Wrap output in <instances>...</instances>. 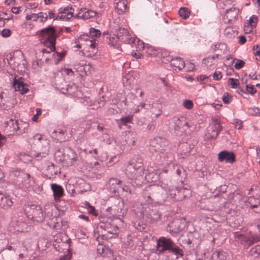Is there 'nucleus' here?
Wrapping results in <instances>:
<instances>
[{
	"mask_svg": "<svg viewBox=\"0 0 260 260\" xmlns=\"http://www.w3.org/2000/svg\"><path fill=\"white\" fill-rule=\"evenodd\" d=\"M96 14L95 11L84 8L80 9L75 17L86 20L95 16Z\"/></svg>",
	"mask_w": 260,
	"mask_h": 260,
	"instance_id": "obj_19",
	"label": "nucleus"
},
{
	"mask_svg": "<svg viewBox=\"0 0 260 260\" xmlns=\"http://www.w3.org/2000/svg\"><path fill=\"white\" fill-rule=\"evenodd\" d=\"M147 53L151 56H156L158 54V51L152 46H148L146 48Z\"/></svg>",
	"mask_w": 260,
	"mask_h": 260,
	"instance_id": "obj_47",
	"label": "nucleus"
},
{
	"mask_svg": "<svg viewBox=\"0 0 260 260\" xmlns=\"http://www.w3.org/2000/svg\"><path fill=\"white\" fill-rule=\"evenodd\" d=\"M157 251L159 253H164L168 251L176 256V258L184 255L182 249L178 246L171 238L161 237L157 241Z\"/></svg>",
	"mask_w": 260,
	"mask_h": 260,
	"instance_id": "obj_2",
	"label": "nucleus"
},
{
	"mask_svg": "<svg viewBox=\"0 0 260 260\" xmlns=\"http://www.w3.org/2000/svg\"><path fill=\"white\" fill-rule=\"evenodd\" d=\"M89 34L93 37L98 38L101 36V33L100 30L91 27L89 29Z\"/></svg>",
	"mask_w": 260,
	"mask_h": 260,
	"instance_id": "obj_49",
	"label": "nucleus"
},
{
	"mask_svg": "<svg viewBox=\"0 0 260 260\" xmlns=\"http://www.w3.org/2000/svg\"><path fill=\"white\" fill-rule=\"evenodd\" d=\"M234 122L235 126L237 127L238 129H240L242 128V121L241 120L235 119H234Z\"/></svg>",
	"mask_w": 260,
	"mask_h": 260,
	"instance_id": "obj_59",
	"label": "nucleus"
},
{
	"mask_svg": "<svg viewBox=\"0 0 260 260\" xmlns=\"http://www.w3.org/2000/svg\"><path fill=\"white\" fill-rule=\"evenodd\" d=\"M178 14L181 18L186 19L190 15V11L186 8H181L178 11Z\"/></svg>",
	"mask_w": 260,
	"mask_h": 260,
	"instance_id": "obj_39",
	"label": "nucleus"
},
{
	"mask_svg": "<svg viewBox=\"0 0 260 260\" xmlns=\"http://www.w3.org/2000/svg\"><path fill=\"white\" fill-rule=\"evenodd\" d=\"M20 159L24 162L28 163L32 160V156L24 153L20 154Z\"/></svg>",
	"mask_w": 260,
	"mask_h": 260,
	"instance_id": "obj_46",
	"label": "nucleus"
},
{
	"mask_svg": "<svg viewBox=\"0 0 260 260\" xmlns=\"http://www.w3.org/2000/svg\"><path fill=\"white\" fill-rule=\"evenodd\" d=\"M105 41L110 46L113 47L114 49H117L118 50H121L120 45L119 43V40L114 35H108L107 36H106Z\"/></svg>",
	"mask_w": 260,
	"mask_h": 260,
	"instance_id": "obj_24",
	"label": "nucleus"
},
{
	"mask_svg": "<svg viewBox=\"0 0 260 260\" xmlns=\"http://www.w3.org/2000/svg\"><path fill=\"white\" fill-rule=\"evenodd\" d=\"M145 169L141 159L139 161H132L129 162L125 169L127 177L136 181V185L140 184L144 175Z\"/></svg>",
	"mask_w": 260,
	"mask_h": 260,
	"instance_id": "obj_1",
	"label": "nucleus"
},
{
	"mask_svg": "<svg viewBox=\"0 0 260 260\" xmlns=\"http://www.w3.org/2000/svg\"><path fill=\"white\" fill-rule=\"evenodd\" d=\"M38 17H39V20L41 22H45L48 19V14L43 12L39 13Z\"/></svg>",
	"mask_w": 260,
	"mask_h": 260,
	"instance_id": "obj_51",
	"label": "nucleus"
},
{
	"mask_svg": "<svg viewBox=\"0 0 260 260\" xmlns=\"http://www.w3.org/2000/svg\"><path fill=\"white\" fill-rule=\"evenodd\" d=\"M105 251L106 250L104 249V246L103 245H99L97 247V252L98 254H100L101 255L105 256L104 254L105 253Z\"/></svg>",
	"mask_w": 260,
	"mask_h": 260,
	"instance_id": "obj_58",
	"label": "nucleus"
},
{
	"mask_svg": "<svg viewBox=\"0 0 260 260\" xmlns=\"http://www.w3.org/2000/svg\"><path fill=\"white\" fill-rule=\"evenodd\" d=\"M44 140L45 141V146L44 151L33 154L34 158L37 160H40L42 158L46 157L49 154L50 148L49 141L48 140Z\"/></svg>",
	"mask_w": 260,
	"mask_h": 260,
	"instance_id": "obj_29",
	"label": "nucleus"
},
{
	"mask_svg": "<svg viewBox=\"0 0 260 260\" xmlns=\"http://www.w3.org/2000/svg\"><path fill=\"white\" fill-rule=\"evenodd\" d=\"M237 34V31L235 27L233 26H228L224 30V35L228 38H232Z\"/></svg>",
	"mask_w": 260,
	"mask_h": 260,
	"instance_id": "obj_33",
	"label": "nucleus"
},
{
	"mask_svg": "<svg viewBox=\"0 0 260 260\" xmlns=\"http://www.w3.org/2000/svg\"><path fill=\"white\" fill-rule=\"evenodd\" d=\"M25 210L27 217L34 221L39 223L44 221L45 215L40 206L36 205H28L26 207Z\"/></svg>",
	"mask_w": 260,
	"mask_h": 260,
	"instance_id": "obj_6",
	"label": "nucleus"
},
{
	"mask_svg": "<svg viewBox=\"0 0 260 260\" xmlns=\"http://www.w3.org/2000/svg\"><path fill=\"white\" fill-rule=\"evenodd\" d=\"M188 191V190L185 188H180L172 187L169 188L168 190H164V194H167V199L173 200L174 201H180L187 197L185 192Z\"/></svg>",
	"mask_w": 260,
	"mask_h": 260,
	"instance_id": "obj_8",
	"label": "nucleus"
},
{
	"mask_svg": "<svg viewBox=\"0 0 260 260\" xmlns=\"http://www.w3.org/2000/svg\"><path fill=\"white\" fill-rule=\"evenodd\" d=\"M172 124L174 133L176 135H181L190 127L186 118L183 116L174 117L172 119Z\"/></svg>",
	"mask_w": 260,
	"mask_h": 260,
	"instance_id": "obj_7",
	"label": "nucleus"
},
{
	"mask_svg": "<svg viewBox=\"0 0 260 260\" xmlns=\"http://www.w3.org/2000/svg\"><path fill=\"white\" fill-rule=\"evenodd\" d=\"M87 38L88 39H85V41L87 42V45L91 48H95L96 45L95 40L94 39L90 40L88 37H87Z\"/></svg>",
	"mask_w": 260,
	"mask_h": 260,
	"instance_id": "obj_55",
	"label": "nucleus"
},
{
	"mask_svg": "<svg viewBox=\"0 0 260 260\" xmlns=\"http://www.w3.org/2000/svg\"><path fill=\"white\" fill-rule=\"evenodd\" d=\"M74 9L71 6H68L64 8H60L59 13L61 14L59 18L69 20L74 16Z\"/></svg>",
	"mask_w": 260,
	"mask_h": 260,
	"instance_id": "obj_21",
	"label": "nucleus"
},
{
	"mask_svg": "<svg viewBox=\"0 0 260 260\" xmlns=\"http://www.w3.org/2000/svg\"><path fill=\"white\" fill-rule=\"evenodd\" d=\"M233 99L232 96L228 92H224L223 94L222 100L225 104L230 103Z\"/></svg>",
	"mask_w": 260,
	"mask_h": 260,
	"instance_id": "obj_45",
	"label": "nucleus"
},
{
	"mask_svg": "<svg viewBox=\"0 0 260 260\" xmlns=\"http://www.w3.org/2000/svg\"><path fill=\"white\" fill-rule=\"evenodd\" d=\"M235 60V59L233 58L232 57H229L226 58V59L225 60L224 64L225 66L230 67L233 65L234 61Z\"/></svg>",
	"mask_w": 260,
	"mask_h": 260,
	"instance_id": "obj_56",
	"label": "nucleus"
},
{
	"mask_svg": "<svg viewBox=\"0 0 260 260\" xmlns=\"http://www.w3.org/2000/svg\"><path fill=\"white\" fill-rule=\"evenodd\" d=\"M249 255L253 258H260V245L252 248L249 252Z\"/></svg>",
	"mask_w": 260,
	"mask_h": 260,
	"instance_id": "obj_34",
	"label": "nucleus"
},
{
	"mask_svg": "<svg viewBox=\"0 0 260 260\" xmlns=\"http://www.w3.org/2000/svg\"><path fill=\"white\" fill-rule=\"evenodd\" d=\"M114 5L119 15L124 14L128 10L127 0H115Z\"/></svg>",
	"mask_w": 260,
	"mask_h": 260,
	"instance_id": "obj_18",
	"label": "nucleus"
},
{
	"mask_svg": "<svg viewBox=\"0 0 260 260\" xmlns=\"http://www.w3.org/2000/svg\"><path fill=\"white\" fill-rule=\"evenodd\" d=\"M13 205L12 198L9 195L0 192V208L4 210H9Z\"/></svg>",
	"mask_w": 260,
	"mask_h": 260,
	"instance_id": "obj_16",
	"label": "nucleus"
},
{
	"mask_svg": "<svg viewBox=\"0 0 260 260\" xmlns=\"http://www.w3.org/2000/svg\"><path fill=\"white\" fill-rule=\"evenodd\" d=\"M51 189L55 201L59 200L64 194L63 189L60 185L55 183L52 184Z\"/></svg>",
	"mask_w": 260,
	"mask_h": 260,
	"instance_id": "obj_26",
	"label": "nucleus"
},
{
	"mask_svg": "<svg viewBox=\"0 0 260 260\" xmlns=\"http://www.w3.org/2000/svg\"><path fill=\"white\" fill-rule=\"evenodd\" d=\"M212 124L210 125L209 132L210 139H214L217 137L219 134L222 130V126L220 124V121L219 119L213 118L212 119Z\"/></svg>",
	"mask_w": 260,
	"mask_h": 260,
	"instance_id": "obj_12",
	"label": "nucleus"
},
{
	"mask_svg": "<svg viewBox=\"0 0 260 260\" xmlns=\"http://www.w3.org/2000/svg\"><path fill=\"white\" fill-rule=\"evenodd\" d=\"M168 226L170 228L169 231L171 234L178 233L181 230L179 220L173 221L169 224Z\"/></svg>",
	"mask_w": 260,
	"mask_h": 260,
	"instance_id": "obj_31",
	"label": "nucleus"
},
{
	"mask_svg": "<svg viewBox=\"0 0 260 260\" xmlns=\"http://www.w3.org/2000/svg\"><path fill=\"white\" fill-rule=\"evenodd\" d=\"M212 258L214 259L223 260L224 259V255L222 251H216L213 253Z\"/></svg>",
	"mask_w": 260,
	"mask_h": 260,
	"instance_id": "obj_48",
	"label": "nucleus"
},
{
	"mask_svg": "<svg viewBox=\"0 0 260 260\" xmlns=\"http://www.w3.org/2000/svg\"><path fill=\"white\" fill-rule=\"evenodd\" d=\"M33 139L36 141L38 140L39 141H41V140H43L44 142H45V141L44 140H46L45 139H43V137L42 135L40 134H36L33 137Z\"/></svg>",
	"mask_w": 260,
	"mask_h": 260,
	"instance_id": "obj_61",
	"label": "nucleus"
},
{
	"mask_svg": "<svg viewBox=\"0 0 260 260\" xmlns=\"http://www.w3.org/2000/svg\"><path fill=\"white\" fill-rule=\"evenodd\" d=\"M13 87L16 91H20V93L24 94L29 91L27 85L24 83V78L19 77L17 79L16 77L13 79Z\"/></svg>",
	"mask_w": 260,
	"mask_h": 260,
	"instance_id": "obj_13",
	"label": "nucleus"
},
{
	"mask_svg": "<svg viewBox=\"0 0 260 260\" xmlns=\"http://www.w3.org/2000/svg\"><path fill=\"white\" fill-rule=\"evenodd\" d=\"M149 216L151 222L154 223L161 219V215L158 211H152Z\"/></svg>",
	"mask_w": 260,
	"mask_h": 260,
	"instance_id": "obj_35",
	"label": "nucleus"
},
{
	"mask_svg": "<svg viewBox=\"0 0 260 260\" xmlns=\"http://www.w3.org/2000/svg\"><path fill=\"white\" fill-rule=\"evenodd\" d=\"M180 148L182 149L181 153L185 155L189 154L191 149V146L187 143H183L181 145Z\"/></svg>",
	"mask_w": 260,
	"mask_h": 260,
	"instance_id": "obj_40",
	"label": "nucleus"
},
{
	"mask_svg": "<svg viewBox=\"0 0 260 260\" xmlns=\"http://www.w3.org/2000/svg\"><path fill=\"white\" fill-rule=\"evenodd\" d=\"M219 161H225L227 163L233 164L236 161L235 154L232 151H222L218 155Z\"/></svg>",
	"mask_w": 260,
	"mask_h": 260,
	"instance_id": "obj_15",
	"label": "nucleus"
},
{
	"mask_svg": "<svg viewBox=\"0 0 260 260\" xmlns=\"http://www.w3.org/2000/svg\"><path fill=\"white\" fill-rule=\"evenodd\" d=\"M218 58V55L216 56H208L203 59L202 61V64L204 68L207 69L213 70L214 69L216 65L217 61L216 59Z\"/></svg>",
	"mask_w": 260,
	"mask_h": 260,
	"instance_id": "obj_20",
	"label": "nucleus"
},
{
	"mask_svg": "<svg viewBox=\"0 0 260 260\" xmlns=\"http://www.w3.org/2000/svg\"><path fill=\"white\" fill-rule=\"evenodd\" d=\"M253 28V27L250 26H249L248 25H247L245 23V24L244 25V31L246 34L250 33L251 31H252Z\"/></svg>",
	"mask_w": 260,
	"mask_h": 260,
	"instance_id": "obj_63",
	"label": "nucleus"
},
{
	"mask_svg": "<svg viewBox=\"0 0 260 260\" xmlns=\"http://www.w3.org/2000/svg\"><path fill=\"white\" fill-rule=\"evenodd\" d=\"M116 37L119 41H121L126 44L135 43L136 39L131 37L127 30L124 28H120L116 30Z\"/></svg>",
	"mask_w": 260,
	"mask_h": 260,
	"instance_id": "obj_11",
	"label": "nucleus"
},
{
	"mask_svg": "<svg viewBox=\"0 0 260 260\" xmlns=\"http://www.w3.org/2000/svg\"><path fill=\"white\" fill-rule=\"evenodd\" d=\"M56 210V208L53 205H46L44 207V213L46 216L51 217L53 216V212Z\"/></svg>",
	"mask_w": 260,
	"mask_h": 260,
	"instance_id": "obj_36",
	"label": "nucleus"
},
{
	"mask_svg": "<svg viewBox=\"0 0 260 260\" xmlns=\"http://www.w3.org/2000/svg\"><path fill=\"white\" fill-rule=\"evenodd\" d=\"M11 177H14V182L16 186L22 189L30 188L34 183L32 178L29 174L23 172L16 171L12 173Z\"/></svg>",
	"mask_w": 260,
	"mask_h": 260,
	"instance_id": "obj_5",
	"label": "nucleus"
},
{
	"mask_svg": "<svg viewBox=\"0 0 260 260\" xmlns=\"http://www.w3.org/2000/svg\"><path fill=\"white\" fill-rule=\"evenodd\" d=\"M258 21L257 17L255 15L251 16L247 23H245L247 25L254 27L256 26Z\"/></svg>",
	"mask_w": 260,
	"mask_h": 260,
	"instance_id": "obj_42",
	"label": "nucleus"
},
{
	"mask_svg": "<svg viewBox=\"0 0 260 260\" xmlns=\"http://www.w3.org/2000/svg\"><path fill=\"white\" fill-rule=\"evenodd\" d=\"M167 60L171 61V66L178 69L179 70H181L185 67V62L181 57L169 56Z\"/></svg>",
	"mask_w": 260,
	"mask_h": 260,
	"instance_id": "obj_22",
	"label": "nucleus"
},
{
	"mask_svg": "<svg viewBox=\"0 0 260 260\" xmlns=\"http://www.w3.org/2000/svg\"><path fill=\"white\" fill-rule=\"evenodd\" d=\"M259 240V238L257 236L248 237L244 235V237L240 238L238 241L240 242L241 244H245L249 246Z\"/></svg>",
	"mask_w": 260,
	"mask_h": 260,
	"instance_id": "obj_30",
	"label": "nucleus"
},
{
	"mask_svg": "<svg viewBox=\"0 0 260 260\" xmlns=\"http://www.w3.org/2000/svg\"><path fill=\"white\" fill-rule=\"evenodd\" d=\"M150 145L152 150L160 153L164 158L166 156H171L170 143L166 138L161 137H155L151 140Z\"/></svg>",
	"mask_w": 260,
	"mask_h": 260,
	"instance_id": "obj_4",
	"label": "nucleus"
},
{
	"mask_svg": "<svg viewBox=\"0 0 260 260\" xmlns=\"http://www.w3.org/2000/svg\"><path fill=\"white\" fill-rule=\"evenodd\" d=\"M239 10L236 8H231L226 10L225 14L223 17L224 23L233 24L238 19Z\"/></svg>",
	"mask_w": 260,
	"mask_h": 260,
	"instance_id": "obj_10",
	"label": "nucleus"
},
{
	"mask_svg": "<svg viewBox=\"0 0 260 260\" xmlns=\"http://www.w3.org/2000/svg\"><path fill=\"white\" fill-rule=\"evenodd\" d=\"M133 118V117L132 115L121 117L119 120L121 122L119 124H122L123 125H126L127 123H132Z\"/></svg>",
	"mask_w": 260,
	"mask_h": 260,
	"instance_id": "obj_44",
	"label": "nucleus"
},
{
	"mask_svg": "<svg viewBox=\"0 0 260 260\" xmlns=\"http://www.w3.org/2000/svg\"><path fill=\"white\" fill-rule=\"evenodd\" d=\"M11 32V31L9 29H4L2 30L1 34L3 37L7 38L10 36Z\"/></svg>",
	"mask_w": 260,
	"mask_h": 260,
	"instance_id": "obj_60",
	"label": "nucleus"
},
{
	"mask_svg": "<svg viewBox=\"0 0 260 260\" xmlns=\"http://www.w3.org/2000/svg\"><path fill=\"white\" fill-rule=\"evenodd\" d=\"M132 55L137 59L141 58L142 57H143V54H141V53H140L139 52H132Z\"/></svg>",
	"mask_w": 260,
	"mask_h": 260,
	"instance_id": "obj_62",
	"label": "nucleus"
},
{
	"mask_svg": "<svg viewBox=\"0 0 260 260\" xmlns=\"http://www.w3.org/2000/svg\"><path fill=\"white\" fill-rule=\"evenodd\" d=\"M68 147H61L54 153V158L56 161L63 164L66 156V151Z\"/></svg>",
	"mask_w": 260,
	"mask_h": 260,
	"instance_id": "obj_27",
	"label": "nucleus"
},
{
	"mask_svg": "<svg viewBox=\"0 0 260 260\" xmlns=\"http://www.w3.org/2000/svg\"><path fill=\"white\" fill-rule=\"evenodd\" d=\"M213 79L219 81L222 78L221 72L220 71H215L213 75Z\"/></svg>",
	"mask_w": 260,
	"mask_h": 260,
	"instance_id": "obj_57",
	"label": "nucleus"
},
{
	"mask_svg": "<svg viewBox=\"0 0 260 260\" xmlns=\"http://www.w3.org/2000/svg\"><path fill=\"white\" fill-rule=\"evenodd\" d=\"M228 84L232 88H237L239 85V81L237 79L233 78H229L228 80Z\"/></svg>",
	"mask_w": 260,
	"mask_h": 260,
	"instance_id": "obj_43",
	"label": "nucleus"
},
{
	"mask_svg": "<svg viewBox=\"0 0 260 260\" xmlns=\"http://www.w3.org/2000/svg\"><path fill=\"white\" fill-rule=\"evenodd\" d=\"M85 207L87 209L88 212L95 216H97L98 214L95 210V208L91 206L88 202H86L85 203Z\"/></svg>",
	"mask_w": 260,
	"mask_h": 260,
	"instance_id": "obj_41",
	"label": "nucleus"
},
{
	"mask_svg": "<svg viewBox=\"0 0 260 260\" xmlns=\"http://www.w3.org/2000/svg\"><path fill=\"white\" fill-rule=\"evenodd\" d=\"M246 205L252 212L260 213V199L250 197L246 202Z\"/></svg>",
	"mask_w": 260,
	"mask_h": 260,
	"instance_id": "obj_14",
	"label": "nucleus"
},
{
	"mask_svg": "<svg viewBox=\"0 0 260 260\" xmlns=\"http://www.w3.org/2000/svg\"><path fill=\"white\" fill-rule=\"evenodd\" d=\"M40 35L42 38L41 41L46 46L49 48L43 49V53H50L55 49V41L56 39V31L54 27L49 26L41 30Z\"/></svg>",
	"mask_w": 260,
	"mask_h": 260,
	"instance_id": "obj_3",
	"label": "nucleus"
},
{
	"mask_svg": "<svg viewBox=\"0 0 260 260\" xmlns=\"http://www.w3.org/2000/svg\"><path fill=\"white\" fill-rule=\"evenodd\" d=\"M236 62L235 64V68L236 70H239L243 68L245 64V62L243 60L241 59H236Z\"/></svg>",
	"mask_w": 260,
	"mask_h": 260,
	"instance_id": "obj_53",
	"label": "nucleus"
},
{
	"mask_svg": "<svg viewBox=\"0 0 260 260\" xmlns=\"http://www.w3.org/2000/svg\"><path fill=\"white\" fill-rule=\"evenodd\" d=\"M53 134H55L57 140L60 142H63L68 140L72 136L70 133L69 134L66 130L58 129L53 132Z\"/></svg>",
	"mask_w": 260,
	"mask_h": 260,
	"instance_id": "obj_25",
	"label": "nucleus"
},
{
	"mask_svg": "<svg viewBox=\"0 0 260 260\" xmlns=\"http://www.w3.org/2000/svg\"><path fill=\"white\" fill-rule=\"evenodd\" d=\"M7 124L10 126V127H12L13 131L16 133H17L18 134L25 133L27 131L26 127L23 126V125H26V124L22 123H19L18 120L11 119Z\"/></svg>",
	"mask_w": 260,
	"mask_h": 260,
	"instance_id": "obj_17",
	"label": "nucleus"
},
{
	"mask_svg": "<svg viewBox=\"0 0 260 260\" xmlns=\"http://www.w3.org/2000/svg\"><path fill=\"white\" fill-rule=\"evenodd\" d=\"M253 53L255 56H259V59L257 58L256 59L260 61V46L258 45L253 46Z\"/></svg>",
	"mask_w": 260,
	"mask_h": 260,
	"instance_id": "obj_52",
	"label": "nucleus"
},
{
	"mask_svg": "<svg viewBox=\"0 0 260 260\" xmlns=\"http://www.w3.org/2000/svg\"><path fill=\"white\" fill-rule=\"evenodd\" d=\"M246 90L251 94H254L256 93L257 91L255 89L253 85L251 84H247L246 85Z\"/></svg>",
	"mask_w": 260,
	"mask_h": 260,
	"instance_id": "obj_54",
	"label": "nucleus"
},
{
	"mask_svg": "<svg viewBox=\"0 0 260 260\" xmlns=\"http://www.w3.org/2000/svg\"><path fill=\"white\" fill-rule=\"evenodd\" d=\"M11 224L14 226L15 232H24L26 231L27 224L25 222L22 221L21 219L13 220Z\"/></svg>",
	"mask_w": 260,
	"mask_h": 260,
	"instance_id": "obj_28",
	"label": "nucleus"
},
{
	"mask_svg": "<svg viewBox=\"0 0 260 260\" xmlns=\"http://www.w3.org/2000/svg\"><path fill=\"white\" fill-rule=\"evenodd\" d=\"M151 118L154 120L160 116L162 114L161 107L158 106L157 107L152 106L150 108Z\"/></svg>",
	"mask_w": 260,
	"mask_h": 260,
	"instance_id": "obj_32",
	"label": "nucleus"
},
{
	"mask_svg": "<svg viewBox=\"0 0 260 260\" xmlns=\"http://www.w3.org/2000/svg\"><path fill=\"white\" fill-rule=\"evenodd\" d=\"M183 107L188 110L191 109L193 107V102L191 100H186L183 103Z\"/></svg>",
	"mask_w": 260,
	"mask_h": 260,
	"instance_id": "obj_50",
	"label": "nucleus"
},
{
	"mask_svg": "<svg viewBox=\"0 0 260 260\" xmlns=\"http://www.w3.org/2000/svg\"><path fill=\"white\" fill-rule=\"evenodd\" d=\"M66 156L63 162V166H72L75 165H78L79 159L78 155L75 151L70 147H68L66 151Z\"/></svg>",
	"mask_w": 260,
	"mask_h": 260,
	"instance_id": "obj_9",
	"label": "nucleus"
},
{
	"mask_svg": "<svg viewBox=\"0 0 260 260\" xmlns=\"http://www.w3.org/2000/svg\"><path fill=\"white\" fill-rule=\"evenodd\" d=\"M125 141L126 144L129 146L135 145L136 141V135L133 133H129L128 134L126 135Z\"/></svg>",
	"mask_w": 260,
	"mask_h": 260,
	"instance_id": "obj_37",
	"label": "nucleus"
},
{
	"mask_svg": "<svg viewBox=\"0 0 260 260\" xmlns=\"http://www.w3.org/2000/svg\"><path fill=\"white\" fill-rule=\"evenodd\" d=\"M256 160L258 163H260V148H257L256 149Z\"/></svg>",
	"mask_w": 260,
	"mask_h": 260,
	"instance_id": "obj_64",
	"label": "nucleus"
},
{
	"mask_svg": "<svg viewBox=\"0 0 260 260\" xmlns=\"http://www.w3.org/2000/svg\"><path fill=\"white\" fill-rule=\"evenodd\" d=\"M58 167L55 166L53 163L48 165L47 168V173L51 176L56 175L58 173Z\"/></svg>",
	"mask_w": 260,
	"mask_h": 260,
	"instance_id": "obj_38",
	"label": "nucleus"
},
{
	"mask_svg": "<svg viewBox=\"0 0 260 260\" xmlns=\"http://www.w3.org/2000/svg\"><path fill=\"white\" fill-rule=\"evenodd\" d=\"M108 183L109 190L112 192L116 193L118 192L119 185L121 184V181L116 178H111L109 179Z\"/></svg>",
	"mask_w": 260,
	"mask_h": 260,
	"instance_id": "obj_23",
	"label": "nucleus"
}]
</instances>
